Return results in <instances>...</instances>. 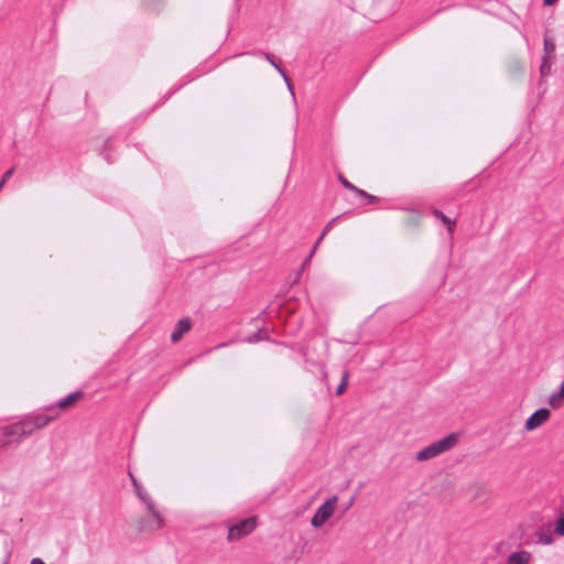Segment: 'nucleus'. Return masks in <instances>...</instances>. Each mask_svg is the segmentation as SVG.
<instances>
[{
	"label": "nucleus",
	"instance_id": "f257e3e1",
	"mask_svg": "<svg viewBox=\"0 0 564 564\" xmlns=\"http://www.w3.org/2000/svg\"><path fill=\"white\" fill-rule=\"evenodd\" d=\"M459 435L456 432L448 433L441 440H437L427 446L423 447L415 454L417 462H425L437 457L438 455L453 448L458 442Z\"/></svg>",
	"mask_w": 564,
	"mask_h": 564
},
{
	"label": "nucleus",
	"instance_id": "f03ea898",
	"mask_svg": "<svg viewBox=\"0 0 564 564\" xmlns=\"http://www.w3.org/2000/svg\"><path fill=\"white\" fill-rule=\"evenodd\" d=\"M36 430L35 426H33V421L31 420L30 415H25V417L17 422L14 424L8 425L3 429L2 436L7 441L14 438L15 441H20L22 438H25L30 435H32Z\"/></svg>",
	"mask_w": 564,
	"mask_h": 564
},
{
	"label": "nucleus",
	"instance_id": "7ed1b4c3",
	"mask_svg": "<svg viewBox=\"0 0 564 564\" xmlns=\"http://www.w3.org/2000/svg\"><path fill=\"white\" fill-rule=\"evenodd\" d=\"M337 503V496L327 498L315 511L311 519V525L315 529H319L323 524L330 519L334 514Z\"/></svg>",
	"mask_w": 564,
	"mask_h": 564
},
{
	"label": "nucleus",
	"instance_id": "20e7f679",
	"mask_svg": "<svg viewBox=\"0 0 564 564\" xmlns=\"http://www.w3.org/2000/svg\"><path fill=\"white\" fill-rule=\"evenodd\" d=\"M256 528V521L254 518H247L238 523L230 525L228 529V540L229 541H237L241 539L242 536L248 535L251 533Z\"/></svg>",
	"mask_w": 564,
	"mask_h": 564
},
{
	"label": "nucleus",
	"instance_id": "39448f33",
	"mask_svg": "<svg viewBox=\"0 0 564 564\" xmlns=\"http://www.w3.org/2000/svg\"><path fill=\"white\" fill-rule=\"evenodd\" d=\"M84 392L83 390H75L67 395L63 397L57 401L56 404H51L50 406L45 408L46 412H57V409H68L70 408L77 400H79L83 397Z\"/></svg>",
	"mask_w": 564,
	"mask_h": 564
},
{
	"label": "nucleus",
	"instance_id": "423d86ee",
	"mask_svg": "<svg viewBox=\"0 0 564 564\" xmlns=\"http://www.w3.org/2000/svg\"><path fill=\"white\" fill-rule=\"evenodd\" d=\"M129 477L131 479L134 492L137 497L145 503L148 510H153L154 508V500L151 498V496L147 492V490L143 488L141 482L133 476L132 473H129Z\"/></svg>",
	"mask_w": 564,
	"mask_h": 564
},
{
	"label": "nucleus",
	"instance_id": "0eeeda50",
	"mask_svg": "<svg viewBox=\"0 0 564 564\" xmlns=\"http://www.w3.org/2000/svg\"><path fill=\"white\" fill-rule=\"evenodd\" d=\"M191 327H192V322H191L189 317L181 318L176 323V325L171 334L172 343H174V344L178 343L182 339V337L184 336V334H186L191 329Z\"/></svg>",
	"mask_w": 564,
	"mask_h": 564
},
{
	"label": "nucleus",
	"instance_id": "6e6552de",
	"mask_svg": "<svg viewBox=\"0 0 564 564\" xmlns=\"http://www.w3.org/2000/svg\"><path fill=\"white\" fill-rule=\"evenodd\" d=\"M31 420L33 421V426L36 427V430H40L44 426H46L50 422L54 421L58 416V412H48V413H30L29 414Z\"/></svg>",
	"mask_w": 564,
	"mask_h": 564
},
{
	"label": "nucleus",
	"instance_id": "1a4fd4ad",
	"mask_svg": "<svg viewBox=\"0 0 564 564\" xmlns=\"http://www.w3.org/2000/svg\"><path fill=\"white\" fill-rule=\"evenodd\" d=\"M550 417V411L545 408L531 414V430L540 426Z\"/></svg>",
	"mask_w": 564,
	"mask_h": 564
},
{
	"label": "nucleus",
	"instance_id": "9d476101",
	"mask_svg": "<svg viewBox=\"0 0 564 564\" xmlns=\"http://www.w3.org/2000/svg\"><path fill=\"white\" fill-rule=\"evenodd\" d=\"M432 215L442 220V223L446 226L447 228V231L452 235L455 230V227H456V220L455 219H452L449 218L448 216H446L441 209H437V208H434L432 210Z\"/></svg>",
	"mask_w": 564,
	"mask_h": 564
},
{
	"label": "nucleus",
	"instance_id": "9b49d317",
	"mask_svg": "<svg viewBox=\"0 0 564 564\" xmlns=\"http://www.w3.org/2000/svg\"><path fill=\"white\" fill-rule=\"evenodd\" d=\"M267 339H269L267 328H259L257 332L246 336L243 341L248 344H256Z\"/></svg>",
	"mask_w": 564,
	"mask_h": 564
},
{
	"label": "nucleus",
	"instance_id": "f8f14e48",
	"mask_svg": "<svg viewBox=\"0 0 564 564\" xmlns=\"http://www.w3.org/2000/svg\"><path fill=\"white\" fill-rule=\"evenodd\" d=\"M508 564H527L529 563V552L527 551H517L509 554Z\"/></svg>",
	"mask_w": 564,
	"mask_h": 564
},
{
	"label": "nucleus",
	"instance_id": "ddd939ff",
	"mask_svg": "<svg viewBox=\"0 0 564 564\" xmlns=\"http://www.w3.org/2000/svg\"><path fill=\"white\" fill-rule=\"evenodd\" d=\"M524 72H525V69H524L523 64H521L517 59L510 61V63L508 65V73L511 77H513V78L523 77Z\"/></svg>",
	"mask_w": 564,
	"mask_h": 564
},
{
	"label": "nucleus",
	"instance_id": "4468645a",
	"mask_svg": "<svg viewBox=\"0 0 564 564\" xmlns=\"http://www.w3.org/2000/svg\"><path fill=\"white\" fill-rule=\"evenodd\" d=\"M356 196L361 199L360 206H362V207L368 206L370 204L378 203L380 200V197L369 194L361 188H358Z\"/></svg>",
	"mask_w": 564,
	"mask_h": 564
},
{
	"label": "nucleus",
	"instance_id": "2eb2a0df",
	"mask_svg": "<svg viewBox=\"0 0 564 564\" xmlns=\"http://www.w3.org/2000/svg\"><path fill=\"white\" fill-rule=\"evenodd\" d=\"M536 543H540L542 545H549L552 544L554 541V532L551 530H540L536 532Z\"/></svg>",
	"mask_w": 564,
	"mask_h": 564
},
{
	"label": "nucleus",
	"instance_id": "dca6fc26",
	"mask_svg": "<svg viewBox=\"0 0 564 564\" xmlns=\"http://www.w3.org/2000/svg\"><path fill=\"white\" fill-rule=\"evenodd\" d=\"M142 7L149 12L159 13L164 7L163 0H142Z\"/></svg>",
	"mask_w": 564,
	"mask_h": 564
},
{
	"label": "nucleus",
	"instance_id": "f3484780",
	"mask_svg": "<svg viewBox=\"0 0 564 564\" xmlns=\"http://www.w3.org/2000/svg\"><path fill=\"white\" fill-rule=\"evenodd\" d=\"M348 379H349V371L347 369H344L343 373H341L340 382L338 383V386L336 388V392H335L336 395H341L346 391L347 386H348Z\"/></svg>",
	"mask_w": 564,
	"mask_h": 564
},
{
	"label": "nucleus",
	"instance_id": "a211bd4d",
	"mask_svg": "<svg viewBox=\"0 0 564 564\" xmlns=\"http://www.w3.org/2000/svg\"><path fill=\"white\" fill-rule=\"evenodd\" d=\"M180 89H182V85H180V83H177L176 85H174L171 89H169L166 91V94L163 96V98L160 101H158L154 107L161 106L164 102H166Z\"/></svg>",
	"mask_w": 564,
	"mask_h": 564
},
{
	"label": "nucleus",
	"instance_id": "6ab92c4d",
	"mask_svg": "<svg viewBox=\"0 0 564 564\" xmlns=\"http://www.w3.org/2000/svg\"><path fill=\"white\" fill-rule=\"evenodd\" d=\"M180 89H182V85H180V83H177L176 85H174L171 89H169L166 91V94L163 96V98L160 101H158L154 107L161 106L164 102H166Z\"/></svg>",
	"mask_w": 564,
	"mask_h": 564
},
{
	"label": "nucleus",
	"instance_id": "aec40b11",
	"mask_svg": "<svg viewBox=\"0 0 564 564\" xmlns=\"http://www.w3.org/2000/svg\"><path fill=\"white\" fill-rule=\"evenodd\" d=\"M180 89H182V85H180V83H177L176 85H174L171 89H169L166 91V94L163 96V98L160 101H158L154 107L161 106L164 102H166Z\"/></svg>",
	"mask_w": 564,
	"mask_h": 564
},
{
	"label": "nucleus",
	"instance_id": "412c9836",
	"mask_svg": "<svg viewBox=\"0 0 564 564\" xmlns=\"http://www.w3.org/2000/svg\"><path fill=\"white\" fill-rule=\"evenodd\" d=\"M180 89H182V85H180V83H177L176 85H174L171 89H169L166 91V94L163 96V98L160 101H158L154 107L161 106L164 102H166Z\"/></svg>",
	"mask_w": 564,
	"mask_h": 564
},
{
	"label": "nucleus",
	"instance_id": "4be33fe9",
	"mask_svg": "<svg viewBox=\"0 0 564 564\" xmlns=\"http://www.w3.org/2000/svg\"><path fill=\"white\" fill-rule=\"evenodd\" d=\"M551 66H552V58L549 57V56H544L543 61H542V64H541V67H540V73H541V75L543 77L547 76L550 74Z\"/></svg>",
	"mask_w": 564,
	"mask_h": 564
},
{
	"label": "nucleus",
	"instance_id": "5701e85b",
	"mask_svg": "<svg viewBox=\"0 0 564 564\" xmlns=\"http://www.w3.org/2000/svg\"><path fill=\"white\" fill-rule=\"evenodd\" d=\"M109 144H110V138L106 139L105 143H104V150L100 152V155L102 156V159L108 163V164H112L113 163V160L111 158V154L109 152Z\"/></svg>",
	"mask_w": 564,
	"mask_h": 564
},
{
	"label": "nucleus",
	"instance_id": "b1692460",
	"mask_svg": "<svg viewBox=\"0 0 564 564\" xmlns=\"http://www.w3.org/2000/svg\"><path fill=\"white\" fill-rule=\"evenodd\" d=\"M152 516H153V520L155 521V529L156 530H160L164 527V519L163 517L161 516V513L155 509V507L153 508V510H149Z\"/></svg>",
	"mask_w": 564,
	"mask_h": 564
},
{
	"label": "nucleus",
	"instance_id": "393cba45",
	"mask_svg": "<svg viewBox=\"0 0 564 564\" xmlns=\"http://www.w3.org/2000/svg\"><path fill=\"white\" fill-rule=\"evenodd\" d=\"M544 52H545L544 56H549L551 58L554 57L555 45L552 40H549V39L544 40Z\"/></svg>",
	"mask_w": 564,
	"mask_h": 564
},
{
	"label": "nucleus",
	"instance_id": "a878e982",
	"mask_svg": "<svg viewBox=\"0 0 564 564\" xmlns=\"http://www.w3.org/2000/svg\"><path fill=\"white\" fill-rule=\"evenodd\" d=\"M554 534L564 536V516H561L554 524Z\"/></svg>",
	"mask_w": 564,
	"mask_h": 564
},
{
	"label": "nucleus",
	"instance_id": "bb28decb",
	"mask_svg": "<svg viewBox=\"0 0 564 564\" xmlns=\"http://www.w3.org/2000/svg\"><path fill=\"white\" fill-rule=\"evenodd\" d=\"M338 181L346 189H349L355 194L357 193L358 187L350 183L343 174H338Z\"/></svg>",
	"mask_w": 564,
	"mask_h": 564
},
{
	"label": "nucleus",
	"instance_id": "cd10ccee",
	"mask_svg": "<svg viewBox=\"0 0 564 564\" xmlns=\"http://www.w3.org/2000/svg\"><path fill=\"white\" fill-rule=\"evenodd\" d=\"M262 55L276 69L278 73H279V68H283L281 63L278 62L276 58L272 54L264 52V53H262Z\"/></svg>",
	"mask_w": 564,
	"mask_h": 564
},
{
	"label": "nucleus",
	"instance_id": "c85d7f7f",
	"mask_svg": "<svg viewBox=\"0 0 564 564\" xmlns=\"http://www.w3.org/2000/svg\"><path fill=\"white\" fill-rule=\"evenodd\" d=\"M14 173V167H11L9 170H7L3 174H2V177L0 180V185L1 187H3V185L6 184V182L12 176V174Z\"/></svg>",
	"mask_w": 564,
	"mask_h": 564
},
{
	"label": "nucleus",
	"instance_id": "c756f323",
	"mask_svg": "<svg viewBox=\"0 0 564 564\" xmlns=\"http://www.w3.org/2000/svg\"><path fill=\"white\" fill-rule=\"evenodd\" d=\"M303 272H304L303 267H300L296 271H294L292 284H295L300 281V279L303 275Z\"/></svg>",
	"mask_w": 564,
	"mask_h": 564
},
{
	"label": "nucleus",
	"instance_id": "7c9ffc66",
	"mask_svg": "<svg viewBox=\"0 0 564 564\" xmlns=\"http://www.w3.org/2000/svg\"><path fill=\"white\" fill-rule=\"evenodd\" d=\"M195 79V77L191 76V74H186L185 76H183L181 79H180V85H182V88L184 86H186L187 84H189L191 82H193Z\"/></svg>",
	"mask_w": 564,
	"mask_h": 564
},
{
	"label": "nucleus",
	"instance_id": "2f4dec72",
	"mask_svg": "<svg viewBox=\"0 0 564 564\" xmlns=\"http://www.w3.org/2000/svg\"><path fill=\"white\" fill-rule=\"evenodd\" d=\"M337 218H333L326 226L325 228L323 229L322 234L319 235V240H323L325 235L327 234V231L329 230L332 224L336 220Z\"/></svg>",
	"mask_w": 564,
	"mask_h": 564
},
{
	"label": "nucleus",
	"instance_id": "473e14b6",
	"mask_svg": "<svg viewBox=\"0 0 564 564\" xmlns=\"http://www.w3.org/2000/svg\"><path fill=\"white\" fill-rule=\"evenodd\" d=\"M313 254L308 253L306 256V258L303 260L301 267H303V269L305 270V268L311 263L312 259H313Z\"/></svg>",
	"mask_w": 564,
	"mask_h": 564
},
{
	"label": "nucleus",
	"instance_id": "72a5a7b5",
	"mask_svg": "<svg viewBox=\"0 0 564 564\" xmlns=\"http://www.w3.org/2000/svg\"><path fill=\"white\" fill-rule=\"evenodd\" d=\"M279 74L283 77L285 83L290 82V76L288 75L285 68H279Z\"/></svg>",
	"mask_w": 564,
	"mask_h": 564
},
{
	"label": "nucleus",
	"instance_id": "f704fd0d",
	"mask_svg": "<svg viewBox=\"0 0 564 564\" xmlns=\"http://www.w3.org/2000/svg\"><path fill=\"white\" fill-rule=\"evenodd\" d=\"M321 242H322V240H319V238L315 241V243L313 245V247H312V249L310 251L311 254L315 256L316 250H317V248H318Z\"/></svg>",
	"mask_w": 564,
	"mask_h": 564
},
{
	"label": "nucleus",
	"instance_id": "c9c22d12",
	"mask_svg": "<svg viewBox=\"0 0 564 564\" xmlns=\"http://www.w3.org/2000/svg\"><path fill=\"white\" fill-rule=\"evenodd\" d=\"M321 242H322V240H319V238L315 241V243L313 245V247H312V249L310 251L311 254L315 256L316 250H317V248H318Z\"/></svg>",
	"mask_w": 564,
	"mask_h": 564
},
{
	"label": "nucleus",
	"instance_id": "e433bc0d",
	"mask_svg": "<svg viewBox=\"0 0 564 564\" xmlns=\"http://www.w3.org/2000/svg\"><path fill=\"white\" fill-rule=\"evenodd\" d=\"M286 86H288V89L290 90L291 95L293 96V98L295 99V94H294V88H293V84H292V80L290 79L289 83H285Z\"/></svg>",
	"mask_w": 564,
	"mask_h": 564
},
{
	"label": "nucleus",
	"instance_id": "4c0bfd02",
	"mask_svg": "<svg viewBox=\"0 0 564 564\" xmlns=\"http://www.w3.org/2000/svg\"><path fill=\"white\" fill-rule=\"evenodd\" d=\"M558 0H543V4L546 7H551L555 4Z\"/></svg>",
	"mask_w": 564,
	"mask_h": 564
},
{
	"label": "nucleus",
	"instance_id": "58836bf2",
	"mask_svg": "<svg viewBox=\"0 0 564 564\" xmlns=\"http://www.w3.org/2000/svg\"><path fill=\"white\" fill-rule=\"evenodd\" d=\"M30 564H46L40 557H34L31 560Z\"/></svg>",
	"mask_w": 564,
	"mask_h": 564
},
{
	"label": "nucleus",
	"instance_id": "ea45409f",
	"mask_svg": "<svg viewBox=\"0 0 564 564\" xmlns=\"http://www.w3.org/2000/svg\"><path fill=\"white\" fill-rule=\"evenodd\" d=\"M7 444V441L3 438L2 434L0 433V446L3 447L6 446Z\"/></svg>",
	"mask_w": 564,
	"mask_h": 564
},
{
	"label": "nucleus",
	"instance_id": "a19ab883",
	"mask_svg": "<svg viewBox=\"0 0 564 564\" xmlns=\"http://www.w3.org/2000/svg\"><path fill=\"white\" fill-rule=\"evenodd\" d=\"M529 426H530V423H529V417L524 421V424H523V427L525 431H529Z\"/></svg>",
	"mask_w": 564,
	"mask_h": 564
},
{
	"label": "nucleus",
	"instance_id": "79ce46f5",
	"mask_svg": "<svg viewBox=\"0 0 564 564\" xmlns=\"http://www.w3.org/2000/svg\"><path fill=\"white\" fill-rule=\"evenodd\" d=\"M354 500H355V498L352 497V498L350 499V501H347V507L345 508L346 510L352 506Z\"/></svg>",
	"mask_w": 564,
	"mask_h": 564
},
{
	"label": "nucleus",
	"instance_id": "37998d69",
	"mask_svg": "<svg viewBox=\"0 0 564 564\" xmlns=\"http://www.w3.org/2000/svg\"><path fill=\"white\" fill-rule=\"evenodd\" d=\"M225 346H227V344L226 343H221L218 346H216L215 349L220 348V347H225Z\"/></svg>",
	"mask_w": 564,
	"mask_h": 564
},
{
	"label": "nucleus",
	"instance_id": "c03bdc74",
	"mask_svg": "<svg viewBox=\"0 0 564 564\" xmlns=\"http://www.w3.org/2000/svg\"><path fill=\"white\" fill-rule=\"evenodd\" d=\"M522 36H523L524 41L527 42V44L529 45V39L527 37V35L522 34Z\"/></svg>",
	"mask_w": 564,
	"mask_h": 564
},
{
	"label": "nucleus",
	"instance_id": "a18cd8bd",
	"mask_svg": "<svg viewBox=\"0 0 564 564\" xmlns=\"http://www.w3.org/2000/svg\"><path fill=\"white\" fill-rule=\"evenodd\" d=\"M9 557H10V554L7 555V558H6V561L2 564H8Z\"/></svg>",
	"mask_w": 564,
	"mask_h": 564
}]
</instances>
